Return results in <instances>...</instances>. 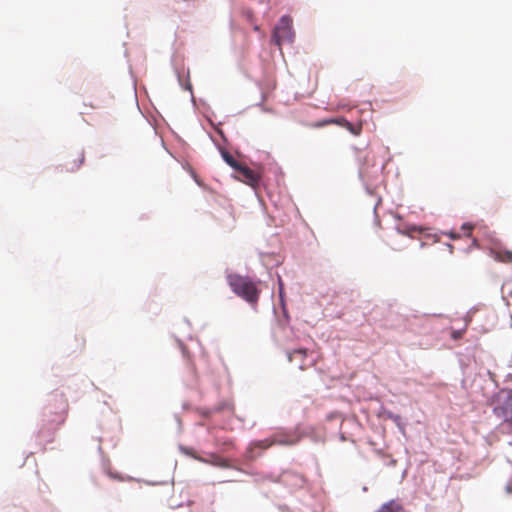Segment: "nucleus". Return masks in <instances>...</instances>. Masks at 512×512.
<instances>
[{"mask_svg": "<svg viewBox=\"0 0 512 512\" xmlns=\"http://www.w3.org/2000/svg\"><path fill=\"white\" fill-rule=\"evenodd\" d=\"M227 283L237 296L248 303L256 304L258 302L260 290L249 277L231 273L227 275Z\"/></svg>", "mask_w": 512, "mask_h": 512, "instance_id": "obj_1", "label": "nucleus"}, {"mask_svg": "<svg viewBox=\"0 0 512 512\" xmlns=\"http://www.w3.org/2000/svg\"><path fill=\"white\" fill-rule=\"evenodd\" d=\"M68 413V401L63 396H55L52 398L46 406V415L49 421L56 425L62 424Z\"/></svg>", "mask_w": 512, "mask_h": 512, "instance_id": "obj_2", "label": "nucleus"}, {"mask_svg": "<svg viewBox=\"0 0 512 512\" xmlns=\"http://www.w3.org/2000/svg\"><path fill=\"white\" fill-rule=\"evenodd\" d=\"M294 35L292 19L289 16H282L274 28L272 40L276 45L281 46L284 42H292Z\"/></svg>", "mask_w": 512, "mask_h": 512, "instance_id": "obj_3", "label": "nucleus"}, {"mask_svg": "<svg viewBox=\"0 0 512 512\" xmlns=\"http://www.w3.org/2000/svg\"><path fill=\"white\" fill-rule=\"evenodd\" d=\"M237 172L240 174L239 180L254 188L258 186L262 178L261 169L254 170L245 165H242Z\"/></svg>", "mask_w": 512, "mask_h": 512, "instance_id": "obj_4", "label": "nucleus"}, {"mask_svg": "<svg viewBox=\"0 0 512 512\" xmlns=\"http://www.w3.org/2000/svg\"><path fill=\"white\" fill-rule=\"evenodd\" d=\"M85 160L82 150H75L68 153L63 162V168L66 172H74L78 170Z\"/></svg>", "mask_w": 512, "mask_h": 512, "instance_id": "obj_5", "label": "nucleus"}, {"mask_svg": "<svg viewBox=\"0 0 512 512\" xmlns=\"http://www.w3.org/2000/svg\"><path fill=\"white\" fill-rule=\"evenodd\" d=\"M493 413L512 429V403L506 402L502 405L495 406Z\"/></svg>", "mask_w": 512, "mask_h": 512, "instance_id": "obj_6", "label": "nucleus"}, {"mask_svg": "<svg viewBox=\"0 0 512 512\" xmlns=\"http://www.w3.org/2000/svg\"><path fill=\"white\" fill-rule=\"evenodd\" d=\"M490 254L495 260H497L499 262L506 263V264L512 263V251H510V250L497 248V249H492Z\"/></svg>", "mask_w": 512, "mask_h": 512, "instance_id": "obj_7", "label": "nucleus"}, {"mask_svg": "<svg viewBox=\"0 0 512 512\" xmlns=\"http://www.w3.org/2000/svg\"><path fill=\"white\" fill-rule=\"evenodd\" d=\"M307 350L306 349H295L288 353V360L290 362L299 360L301 363L299 364V368L304 370L306 368L303 360L306 358Z\"/></svg>", "mask_w": 512, "mask_h": 512, "instance_id": "obj_8", "label": "nucleus"}, {"mask_svg": "<svg viewBox=\"0 0 512 512\" xmlns=\"http://www.w3.org/2000/svg\"><path fill=\"white\" fill-rule=\"evenodd\" d=\"M193 457L199 461H202L204 463H210L214 466L224 467V468L229 466L226 459H224L216 454H210L208 459H203L201 457H197L194 455H193Z\"/></svg>", "mask_w": 512, "mask_h": 512, "instance_id": "obj_9", "label": "nucleus"}, {"mask_svg": "<svg viewBox=\"0 0 512 512\" xmlns=\"http://www.w3.org/2000/svg\"><path fill=\"white\" fill-rule=\"evenodd\" d=\"M376 512H406L404 507L395 500L384 503Z\"/></svg>", "mask_w": 512, "mask_h": 512, "instance_id": "obj_10", "label": "nucleus"}, {"mask_svg": "<svg viewBox=\"0 0 512 512\" xmlns=\"http://www.w3.org/2000/svg\"><path fill=\"white\" fill-rule=\"evenodd\" d=\"M274 445H287L292 446L298 443L299 439L297 437H290L287 435H279L274 436Z\"/></svg>", "mask_w": 512, "mask_h": 512, "instance_id": "obj_11", "label": "nucleus"}, {"mask_svg": "<svg viewBox=\"0 0 512 512\" xmlns=\"http://www.w3.org/2000/svg\"><path fill=\"white\" fill-rule=\"evenodd\" d=\"M344 122H348V120L343 117H338V118H331V119L323 120L321 122L313 124L312 126L313 127H322V126L329 125V124H337V125L345 128Z\"/></svg>", "mask_w": 512, "mask_h": 512, "instance_id": "obj_12", "label": "nucleus"}, {"mask_svg": "<svg viewBox=\"0 0 512 512\" xmlns=\"http://www.w3.org/2000/svg\"><path fill=\"white\" fill-rule=\"evenodd\" d=\"M221 154L224 161L234 170L237 171L242 166V164H240L229 152L222 151Z\"/></svg>", "mask_w": 512, "mask_h": 512, "instance_id": "obj_13", "label": "nucleus"}, {"mask_svg": "<svg viewBox=\"0 0 512 512\" xmlns=\"http://www.w3.org/2000/svg\"><path fill=\"white\" fill-rule=\"evenodd\" d=\"M344 124H345V129H347L351 134H353L355 136H359L361 134L362 123L352 124L348 121V122H344Z\"/></svg>", "mask_w": 512, "mask_h": 512, "instance_id": "obj_14", "label": "nucleus"}, {"mask_svg": "<svg viewBox=\"0 0 512 512\" xmlns=\"http://www.w3.org/2000/svg\"><path fill=\"white\" fill-rule=\"evenodd\" d=\"M274 445V439L273 437L272 438H268V439H264V440H259V441H255L252 443V446L255 447V448H261V449H267L271 446Z\"/></svg>", "mask_w": 512, "mask_h": 512, "instance_id": "obj_15", "label": "nucleus"}, {"mask_svg": "<svg viewBox=\"0 0 512 512\" xmlns=\"http://www.w3.org/2000/svg\"><path fill=\"white\" fill-rule=\"evenodd\" d=\"M191 512H214L210 506H197L191 510Z\"/></svg>", "mask_w": 512, "mask_h": 512, "instance_id": "obj_16", "label": "nucleus"}, {"mask_svg": "<svg viewBox=\"0 0 512 512\" xmlns=\"http://www.w3.org/2000/svg\"><path fill=\"white\" fill-rule=\"evenodd\" d=\"M465 330H453L451 333V338L453 340L461 339L464 335Z\"/></svg>", "mask_w": 512, "mask_h": 512, "instance_id": "obj_17", "label": "nucleus"}, {"mask_svg": "<svg viewBox=\"0 0 512 512\" xmlns=\"http://www.w3.org/2000/svg\"><path fill=\"white\" fill-rule=\"evenodd\" d=\"M461 229L464 231L465 235L470 236L473 226L471 224L466 223L462 225Z\"/></svg>", "mask_w": 512, "mask_h": 512, "instance_id": "obj_18", "label": "nucleus"}, {"mask_svg": "<svg viewBox=\"0 0 512 512\" xmlns=\"http://www.w3.org/2000/svg\"><path fill=\"white\" fill-rule=\"evenodd\" d=\"M449 237H450L451 239H458V238L460 237V235H459V234H457V233H455V232H450V233H449Z\"/></svg>", "mask_w": 512, "mask_h": 512, "instance_id": "obj_19", "label": "nucleus"}, {"mask_svg": "<svg viewBox=\"0 0 512 512\" xmlns=\"http://www.w3.org/2000/svg\"><path fill=\"white\" fill-rule=\"evenodd\" d=\"M507 492H512V488L510 486L507 487Z\"/></svg>", "mask_w": 512, "mask_h": 512, "instance_id": "obj_20", "label": "nucleus"}]
</instances>
